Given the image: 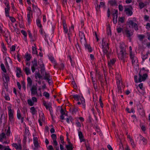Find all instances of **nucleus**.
I'll use <instances>...</instances> for the list:
<instances>
[{
	"label": "nucleus",
	"mask_w": 150,
	"mask_h": 150,
	"mask_svg": "<svg viewBox=\"0 0 150 150\" xmlns=\"http://www.w3.org/2000/svg\"><path fill=\"white\" fill-rule=\"evenodd\" d=\"M104 38L102 39V46L103 52L104 54H106L107 57L108 58L109 57V54L108 52V50L109 49L108 45V43L104 42Z\"/></svg>",
	"instance_id": "nucleus-1"
},
{
	"label": "nucleus",
	"mask_w": 150,
	"mask_h": 150,
	"mask_svg": "<svg viewBox=\"0 0 150 150\" xmlns=\"http://www.w3.org/2000/svg\"><path fill=\"white\" fill-rule=\"evenodd\" d=\"M141 72L142 71H140L139 73V77L138 79V82H141L142 81H145L148 77V75L147 74L145 73L143 74L142 75Z\"/></svg>",
	"instance_id": "nucleus-2"
},
{
	"label": "nucleus",
	"mask_w": 150,
	"mask_h": 150,
	"mask_svg": "<svg viewBox=\"0 0 150 150\" xmlns=\"http://www.w3.org/2000/svg\"><path fill=\"white\" fill-rule=\"evenodd\" d=\"M127 54L126 52H120L118 54V57L120 60H123V62H125Z\"/></svg>",
	"instance_id": "nucleus-3"
},
{
	"label": "nucleus",
	"mask_w": 150,
	"mask_h": 150,
	"mask_svg": "<svg viewBox=\"0 0 150 150\" xmlns=\"http://www.w3.org/2000/svg\"><path fill=\"white\" fill-rule=\"evenodd\" d=\"M38 64L40 66L41 70H40L41 74L43 76L44 74H45V68L44 66V64H43L42 61L41 59H40L38 62Z\"/></svg>",
	"instance_id": "nucleus-4"
},
{
	"label": "nucleus",
	"mask_w": 150,
	"mask_h": 150,
	"mask_svg": "<svg viewBox=\"0 0 150 150\" xmlns=\"http://www.w3.org/2000/svg\"><path fill=\"white\" fill-rule=\"evenodd\" d=\"M130 57L131 59H132V63L133 65H137L138 66L137 64L138 63V60L136 57L134 56V55L132 54L131 53V51L130 52Z\"/></svg>",
	"instance_id": "nucleus-5"
},
{
	"label": "nucleus",
	"mask_w": 150,
	"mask_h": 150,
	"mask_svg": "<svg viewBox=\"0 0 150 150\" xmlns=\"http://www.w3.org/2000/svg\"><path fill=\"white\" fill-rule=\"evenodd\" d=\"M8 115L9 120L10 121H12L13 118V113L10 107L8 108Z\"/></svg>",
	"instance_id": "nucleus-6"
},
{
	"label": "nucleus",
	"mask_w": 150,
	"mask_h": 150,
	"mask_svg": "<svg viewBox=\"0 0 150 150\" xmlns=\"http://www.w3.org/2000/svg\"><path fill=\"white\" fill-rule=\"evenodd\" d=\"M79 35L80 37V41L81 43L85 45L86 43V40L84 34L82 32H80L79 33Z\"/></svg>",
	"instance_id": "nucleus-7"
},
{
	"label": "nucleus",
	"mask_w": 150,
	"mask_h": 150,
	"mask_svg": "<svg viewBox=\"0 0 150 150\" xmlns=\"http://www.w3.org/2000/svg\"><path fill=\"white\" fill-rule=\"evenodd\" d=\"M30 90L32 94L33 95L37 94L38 95L37 91V88L35 86L33 85L32 86Z\"/></svg>",
	"instance_id": "nucleus-8"
},
{
	"label": "nucleus",
	"mask_w": 150,
	"mask_h": 150,
	"mask_svg": "<svg viewBox=\"0 0 150 150\" xmlns=\"http://www.w3.org/2000/svg\"><path fill=\"white\" fill-rule=\"evenodd\" d=\"M124 31L127 37H130L133 35V33L132 32H130V31L128 30L127 28L124 29Z\"/></svg>",
	"instance_id": "nucleus-9"
},
{
	"label": "nucleus",
	"mask_w": 150,
	"mask_h": 150,
	"mask_svg": "<svg viewBox=\"0 0 150 150\" xmlns=\"http://www.w3.org/2000/svg\"><path fill=\"white\" fill-rule=\"evenodd\" d=\"M6 8H5V12L6 13V16L7 17H9V11L10 9V7L9 6V4H7V5L6 6Z\"/></svg>",
	"instance_id": "nucleus-10"
},
{
	"label": "nucleus",
	"mask_w": 150,
	"mask_h": 150,
	"mask_svg": "<svg viewBox=\"0 0 150 150\" xmlns=\"http://www.w3.org/2000/svg\"><path fill=\"white\" fill-rule=\"evenodd\" d=\"M50 76L49 74L48 73H47L46 72H45V76L44 77L43 79L45 80H48V83L50 84L51 82H50Z\"/></svg>",
	"instance_id": "nucleus-11"
},
{
	"label": "nucleus",
	"mask_w": 150,
	"mask_h": 150,
	"mask_svg": "<svg viewBox=\"0 0 150 150\" xmlns=\"http://www.w3.org/2000/svg\"><path fill=\"white\" fill-rule=\"evenodd\" d=\"M125 11L127 14L129 16H131L132 14V10L129 8H125Z\"/></svg>",
	"instance_id": "nucleus-12"
},
{
	"label": "nucleus",
	"mask_w": 150,
	"mask_h": 150,
	"mask_svg": "<svg viewBox=\"0 0 150 150\" xmlns=\"http://www.w3.org/2000/svg\"><path fill=\"white\" fill-rule=\"evenodd\" d=\"M13 146L16 149H20L21 150L22 146L21 144H19L18 145L16 143H13L12 144Z\"/></svg>",
	"instance_id": "nucleus-13"
},
{
	"label": "nucleus",
	"mask_w": 150,
	"mask_h": 150,
	"mask_svg": "<svg viewBox=\"0 0 150 150\" xmlns=\"http://www.w3.org/2000/svg\"><path fill=\"white\" fill-rule=\"evenodd\" d=\"M17 117L19 119H21V123L23 122V117H22L21 114L20 113V111L18 110L17 112Z\"/></svg>",
	"instance_id": "nucleus-14"
},
{
	"label": "nucleus",
	"mask_w": 150,
	"mask_h": 150,
	"mask_svg": "<svg viewBox=\"0 0 150 150\" xmlns=\"http://www.w3.org/2000/svg\"><path fill=\"white\" fill-rule=\"evenodd\" d=\"M43 105L45 106L47 109H49L50 108H52L51 105L50 103H47L45 101H43Z\"/></svg>",
	"instance_id": "nucleus-15"
},
{
	"label": "nucleus",
	"mask_w": 150,
	"mask_h": 150,
	"mask_svg": "<svg viewBox=\"0 0 150 150\" xmlns=\"http://www.w3.org/2000/svg\"><path fill=\"white\" fill-rule=\"evenodd\" d=\"M27 80L28 82L27 87L28 88V87H30L31 86L32 83V81L31 78L29 77H28Z\"/></svg>",
	"instance_id": "nucleus-16"
},
{
	"label": "nucleus",
	"mask_w": 150,
	"mask_h": 150,
	"mask_svg": "<svg viewBox=\"0 0 150 150\" xmlns=\"http://www.w3.org/2000/svg\"><path fill=\"white\" fill-rule=\"evenodd\" d=\"M5 78L6 81H4V82L6 83H7L9 81V76L7 74H4L3 76V79L4 80V78Z\"/></svg>",
	"instance_id": "nucleus-17"
},
{
	"label": "nucleus",
	"mask_w": 150,
	"mask_h": 150,
	"mask_svg": "<svg viewBox=\"0 0 150 150\" xmlns=\"http://www.w3.org/2000/svg\"><path fill=\"white\" fill-rule=\"evenodd\" d=\"M116 60L114 59H112L110 61L108 62V66L109 67H111L112 65H113L115 63Z\"/></svg>",
	"instance_id": "nucleus-18"
},
{
	"label": "nucleus",
	"mask_w": 150,
	"mask_h": 150,
	"mask_svg": "<svg viewBox=\"0 0 150 150\" xmlns=\"http://www.w3.org/2000/svg\"><path fill=\"white\" fill-rule=\"evenodd\" d=\"M79 136L80 140L81 142H84L85 141V140L83 138V137L82 132H81L79 131Z\"/></svg>",
	"instance_id": "nucleus-19"
},
{
	"label": "nucleus",
	"mask_w": 150,
	"mask_h": 150,
	"mask_svg": "<svg viewBox=\"0 0 150 150\" xmlns=\"http://www.w3.org/2000/svg\"><path fill=\"white\" fill-rule=\"evenodd\" d=\"M69 145H67L66 146V148L67 150H72L73 148L72 147L73 145L70 142H69Z\"/></svg>",
	"instance_id": "nucleus-20"
},
{
	"label": "nucleus",
	"mask_w": 150,
	"mask_h": 150,
	"mask_svg": "<svg viewBox=\"0 0 150 150\" xmlns=\"http://www.w3.org/2000/svg\"><path fill=\"white\" fill-rule=\"evenodd\" d=\"M139 138L141 140L143 141L144 145H146V144L147 142V140L145 139L144 137L142 136L141 135H140Z\"/></svg>",
	"instance_id": "nucleus-21"
},
{
	"label": "nucleus",
	"mask_w": 150,
	"mask_h": 150,
	"mask_svg": "<svg viewBox=\"0 0 150 150\" xmlns=\"http://www.w3.org/2000/svg\"><path fill=\"white\" fill-rule=\"evenodd\" d=\"M35 77L36 79H37V77L41 79L43 78L42 76L41 75L39 72L35 73Z\"/></svg>",
	"instance_id": "nucleus-22"
},
{
	"label": "nucleus",
	"mask_w": 150,
	"mask_h": 150,
	"mask_svg": "<svg viewBox=\"0 0 150 150\" xmlns=\"http://www.w3.org/2000/svg\"><path fill=\"white\" fill-rule=\"evenodd\" d=\"M85 48L88 50V51L91 52L92 51V49L89 45L86 44L85 45Z\"/></svg>",
	"instance_id": "nucleus-23"
},
{
	"label": "nucleus",
	"mask_w": 150,
	"mask_h": 150,
	"mask_svg": "<svg viewBox=\"0 0 150 150\" xmlns=\"http://www.w3.org/2000/svg\"><path fill=\"white\" fill-rule=\"evenodd\" d=\"M6 137V135L3 132L1 134H0V142H2V139Z\"/></svg>",
	"instance_id": "nucleus-24"
},
{
	"label": "nucleus",
	"mask_w": 150,
	"mask_h": 150,
	"mask_svg": "<svg viewBox=\"0 0 150 150\" xmlns=\"http://www.w3.org/2000/svg\"><path fill=\"white\" fill-rule=\"evenodd\" d=\"M33 65L32 66L36 67L38 66L37 62L36 59L34 58L33 61H32Z\"/></svg>",
	"instance_id": "nucleus-25"
},
{
	"label": "nucleus",
	"mask_w": 150,
	"mask_h": 150,
	"mask_svg": "<svg viewBox=\"0 0 150 150\" xmlns=\"http://www.w3.org/2000/svg\"><path fill=\"white\" fill-rule=\"evenodd\" d=\"M108 3H109L111 5L113 6L115 5L117 3V2L115 0H111L109 1H108Z\"/></svg>",
	"instance_id": "nucleus-26"
},
{
	"label": "nucleus",
	"mask_w": 150,
	"mask_h": 150,
	"mask_svg": "<svg viewBox=\"0 0 150 150\" xmlns=\"http://www.w3.org/2000/svg\"><path fill=\"white\" fill-rule=\"evenodd\" d=\"M31 112L32 115H34L37 112V111L35 110V108L34 107H32L30 108Z\"/></svg>",
	"instance_id": "nucleus-27"
},
{
	"label": "nucleus",
	"mask_w": 150,
	"mask_h": 150,
	"mask_svg": "<svg viewBox=\"0 0 150 150\" xmlns=\"http://www.w3.org/2000/svg\"><path fill=\"white\" fill-rule=\"evenodd\" d=\"M120 48L121 49L120 52H126L125 48V47L124 45H121L120 46Z\"/></svg>",
	"instance_id": "nucleus-28"
},
{
	"label": "nucleus",
	"mask_w": 150,
	"mask_h": 150,
	"mask_svg": "<svg viewBox=\"0 0 150 150\" xmlns=\"http://www.w3.org/2000/svg\"><path fill=\"white\" fill-rule=\"evenodd\" d=\"M25 71V72L26 74L27 75H28V74H30V69L28 67H26L24 69Z\"/></svg>",
	"instance_id": "nucleus-29"
},
{
	"label": "nucleus",
	"mask_w": 150,
	"mask_h": 150,
	"mask_svg": "<svg viewBox=\"0 0 150 150\" xmlns=\"http://www.w3.org/2000/svg\"><path fill=\"white\" fill-rule=\"evenodd\" d=\"M145 37V36L143 35H139L138 36V38L141 41H142Z\"/></svg>",
	"instance_id": "nucleus-30"
},
{
	"label": "nucleus",
	"mask_w": 150,
	"mask_h": 150,
	"mask_svg": "<svg viewBox=\"0 0 150 150\" xmlns=\"http://www.w3.org/2000/svg\"><path fill=\"white\" fill-rule=\"evenodd\" d=\"M34 143V146L35 147H37L38 146V144L37 141V138H34L33 139Z\"/></svg>",
	"instance_id": "nucleus-31"
},
{
	"label": "nucleus",
	"mask_w": 150,
	"mask_h": 150,
	"mask_svg": "<svg viewBox=\"0 0 150 150\" xmlns=\"http://www.w3.org/2000/svg\"><path fill=\"white\" fill-rule=\"evenodd\" d=\"M134 23L132 20H129L127 22V23L129 25V26L130 27V26H131L132 28L134 25Z\"/></svg>",
	"instance_id": "nucleus-32"
},
{
	"label": "nucleus",
	"mask_w": 150,
	"mask_h": 150,
	"mask_svg": "<svg viewBox=\"0 0 150 150\" xmlns=\"http://www.w3.org/2000/svg\"><path fill=\"white\" fill-rule=\"evenodd\" d=\"M1 70L3 71V72L5 73H6V70L5 68V66L4 64H1Z\"/></svg>",
	"instance_id": "nucleus-33"
},
{
	"label": "nucleus",
	"mask_w": 150,
	"mask_h": 150,
	"mask_svg": "<svg viewBox=\"0 0 150 150\" xmlns=\"http://www.w3.org/2000/svg\"><path fill=\"white\" fill-rule=\"evenodd\" d=\"M107 32H108L107 34L108 35H111V30L110 25H108V26L107 28Z\"/></svg>",
	"instance_id": "nucleus-34"
},
{
	"label": "nucleus",
	"mask_w": 150,
	"mask_h": 150,
	"mask_svg": "<svg viewBox=\"0 0 150 150\" xmlns=\"http://www.w3.org/2000/svg\"><path fill=\"white\" fill-rule=\"evenodd\" d=\"M73 98L77 101H79L80 98V96L78 95H74L73 96Z\"/></svg>",
	"instance_id": "nucleus-35"
},
{
	"label": "nucleus",
	"mask_w": 150,
	"mask_h": 150,
	"mask_svg": "<svg viewBox=\"0 0 150 150\" xmlns=\"http://www.w3.org/2000/svg\"><path fill=\"white\" fill-rule=\"evenodd\" d=\"M35 45V44L34 45ZM32 50L33 51L32 53L33 54H37V51L36 49V48L35 47H32Z\"/></svg>",
	"instance_id": "nucleus-36"
},
{
	"label": "nucleus",
	"mask_w": 150,
	"mask_h": 150,
	"mask_svg": "<svg viewBox=\"0 0 150 150\" xmlns=\"http://www.w3.org/2000/svg\"><path fill=\"white\" fill-rule=\"evenodd\" d=\"M25 57L26 58L27 61H29L31 58L30 54H27L25 55Z\"/></svg>",
	"instance_id": "nucleus-37"
},
{
	"label": "nucleus",
	"mask_w": 150,
	"mask_h": 150,
	"mask_svg": "<svg viewBox=\"0 0 150 150\" xmlns=\"http://www.w3.org/2000/svg\"><path fill=\"white\" fill-rule=\"evenodd\" d=\"M117 16L115 15V16H113V21L114 23L116 24L117 22Z\"/></svg>",
	"instance_id": "nucleus-38"
},
{
	"label": "nucleus",
	"mask_w": 150,
	"mask_h": 150,
	"mask_svg": "<svg viewBox=\"0 0 150 150\" xmlns=\"http://www.w3.org/2000/svg\"><path fill=\"white\" fill-rule=\"evenodd\" d=\"M43 96H45L47 98H49L50 96L49 94L46 92H45L43 93Z\"/></svg>",
	"instance_id": "nucleus-39"
},
{
	"label": "nucleus",
	"mask_w": 150,
	"mask_h": 150,
	"mask_svg": "<svg viewBox=\"0 0 150 150\" xmlns=\"http://www.w3.org/2000/svg\"><path fill=\"white\" fill-rule=\"evenodd\" d=\"M28 104L30 106H32L34 104V102H33L30 99H28Z\"/></svg>",
	"instance_id": "nucleus-40"
},
{
	"label": "nucleus",
	"mask_w": 150,
	"mask_h": 150,
	"mask_svg": "<svg viewBox=\"0 0 150 150\" xmlns=\"http://www.w3.org/2000/svg\"><path fill=\"white\" fill-rule=\"evenodd\" d=\"M80 99H81V102L83 104V106H85V100L83 97V96H81V98H80Z\"/></svg>",
	"instance_id": "nucleus-41"
},
{
	"label": "nucleus",
	"mask_w": 150,
	"mask_h": 150,
	"mask_svg": "<svg viewBox=\"0 0 150 150\" xmlns=\"http://www.w3.org/2000/svg\"><path fill=\"white\" fill-rule=\"evenodd\" d=\"M36 22L38 26L40 28H42V26L41 24H40V20L39 19H37L36 20Z\"/></svg>",
	"instance_id": "nucleus-42"
},
{
	"label": "nucleus",
	"mask_w": 150,
	"mask_h": 150,
	"mask_svg": "<svg viewBox=\"0 0 150 150\" xmlns=\"http://www.w3.org/2000/svg\"><path fill=\"white\" fill-rule=\"evenodd\" d=\"M11 133L10 128V127H8V129L7 130V131L6 133V135L9 136L10 135Z\"/></svg>",
	"instance_id": "nucleus-43"
},
{
	"label": "nucleus",
	"mask_w": 150,
	"mask_h": 150,
	"mask_svg": "<svg viewBox=\"0 0 150 150\" xmlns=\"http://www.w3.org/2000/svg\"><path fill=\"white\" fill-rule=\"evenodd\" d=\"M117 31L118 33H120L123 30V28H121L118 27L117 28Z\"/></svg>",
	"instance_id": "nucleus-44"
},
{
	"label": "nucleus",
	"mask_w": 150,
	"mask_h": 150,
	"mask_svg": "<svg viewBox=\"0 0 150 150\" xmlns=\"http://www.w3.org/2000/svg\"><path fill=\"white\" fill-rule=\"evenodd\" d=\"M113 11L114 12V13H113L112 14L113 16H115L117 15V16L118 15V11L114 9L113 10Z\"/></svg>",
	"instance_id": "nucleus-45"
},
{
	"label": "nucleus",
	"mask_w": 150,
	"mask_h": 150,
	"mask_svg": "<svg viewBox=\"0 0 150 150\" xmlns=\"http://www.w3.org/2000/svg\"><path fill=\"white\" fill-rule=\"evenodd\" d=\"M132 28H134V29L136 30H137L138 29V28L137 24L135 23H134V25Z\"/></svg>",
	"instance_id": "nucleus-46"
},
{
	"label": "nucleus",
	"mask_w": 150,
	"mask_h": 150,
	"mask_svg": "<svg viewBox=\"0 0 150 150\" xmlns=\"http://www.w3.org/2000/svg\"><path fill=\"white\" fill-rule=\"evenodd\" d=\"M118 21L123 23L124 21V18L123 17H119L118 19Z\"/></svg>",
	"instance_id": "nucleus-47"
},
{
	"label": "nucleus",
	"mask_w": 150,
	"mask_h": 150,
	"mask_svg": "<svg viewBox=\"0 0 150 150\" xmlns=\"http://www.w3.org/2000/svg\"><path fill=\"white\" fill-rule=\"evenodd\" d=\"M63 29L64 31L65 32V33H67L68 32V29L67 25L66 26H63Z\"/></svg>",
	"instance_id": "nucleus-48"
},
{
	"label": "nucleus",
	"mask_w": 150,
	"mask_h": 150,
	"mask_svg": "<svg viewBox=\"0 0 150 150\" xmlns=\"http://www.w3.org/2000/svg\"><path fill=\"white\" fill-rule=\"evenodd\" d=\"M51 137L53 140H56L57 137L56 135L54 134H53L51 135Z\"/></svg>",
	"instance_id": "nucleus-49"
},
{
	"label": "nucleus",
	"mask_w": 150,
	"mask_h": 150,
	"mask_svg": "<svg viewBox=\"0 0 150 150\" xmlns=\"http://www.w3.org/2000/svg\"><path fill=\"white\" fill-rule=\"evenodd\" d=\"M21 33L24 35V37H26L27 36V33L25 31L23 30H21Z\"/></svg>",
	"instance_id": "nucleus-50"
},
{
	"label": "nucleus",
	"mask_w": 150,
	"mask_h": 150,
	"mask_svg": "<svg viewBox=\"0 0 150 150\" xmlns=\"http://www.w3.org/2000/svg\"><path fill=\"white\" fill-rule=\"evenodd\" d=\"M22 85L23 88L24 90L25 91L26 89V87L25 86V83L24 81H23L22 82Z\"/></svg>",
	"instance_id": "nucleus-51"
},
{
	"label": "nucleus",
	"mask_w": 150,
	"mask_h": 150,
	"mask_svg": "<svg viewBox=\"0 0 150 150\" xmlns=\"http://www.w3.org/2000/svg\"><path fill=\"white\" fill-rule=\"evenodd\" d=\"M31 14V13H30V12L27 14V18L28 19V22L29 23H30V14Z\"/></svg>",
	"instance_id": "nucleus-52"
},
{
	"label": "nucleus",
	"mask_w": 150,
	"mask_h": 150,
	"mask_svg": "<svg viewBox=\"0 0 150 150\" xmlns=\"http://www.w3.org/2000/svg\"><path fill=\"white\" fill-rule=\"evenodd\" d=\"M60 113H61V115H67V114H65V112H64L63 109L62 108L60 110Z\"/></svg>",
	"instance_id": "nucleus-53"
},
{
	"label": "nucleus",
	"mask_w": 150,
	"mask_h": 150,
	"mask_svg": "<svg viewBox=\"0 0 150 150\" xmlns=\"http://www.w3.org/2000/svg\"><path fill=\"white\" fill-rule=\"evenodd\" d=\"M119 10L120 11H122L123 10V6L121 5H119L118 6Z\"/></svg>",
	"instance_id": "nucleus-54"
},
{
	"label": "nucleus",
	"mask_w": 150,
	"mask_h": 150,
	"mask_svg": "<svg viewBox=\"0 0 150 150\" xmlns=\"http://www.w3.org/2000/svg\"><path fill=\"white\" fill-rule=\"evenodd\" d=\"M139 6L141 8L144 7V4L143 3L141 2L139 3Z\"/></svg>",
	"instance_id": "nucleus-55"
},
{
	"label": "nucleus",
	"mask_w": 150,
	"mask_h": 150,
	"mask_svg": "<svg viewBox=\"0 0 150 150\" xmlns=\"http://www.w3.org/2000/svg\"><path fill=\"white\" fill-rule=\"evenodd\" d=\"M9 18L10 20L13 23L14 22L16 21L15 19L12 17H9Z\"/></svg>",
	"instance_id": "nucleus-56"
},
{
	"label": "nucleus",
	"mask_w": 150,
	"mask_h": 150,
	"mask_svg": "<svg viewBox=\"0 0 150 150\" xmlns=\"http://www.w3.org/2000/svg\"><path fill=\"white\" fill-rule=\"evenodd\" d=\"M93 86L94 88V89L96 91L97 90V84L96 83H93Z\"/></svg>",
	"instance_id": "nucleus-57"
},
{
	"label": "nucleus",
	"mask_w": 150,
	"mask_h": 150,
	"mask_svg": "<svg viewBox=\"0 0 150 150\" xmlns=\"http://www.w3.org/2000/svg\"><path fill=\"white\" fill-rule=\"evenodd\" d=\"M78 110L76 108H74L72 109V112L74 113H75L76 112H77Z\"/></svg>",
	"instance_id": "nucleus-58"
},
{
	"label": "nucleus",
	"mask_w": 150,
	"mask_h": 150,
	"mask_svg": "<svg viewBox=\"0 0 150 150\" xmlns=\"http://www.w3.org/2000/svg\"><path fill=\"white\" fill-rule=\"evenodd\" d=\"M107 13H108V17H109L110 16V10L109 8H108V11H107Z\"/></svg>",
	"instance_id": "nucleus-59"
},
{
	"label": "nucleus",
	"mask_w": 150,
	"mask_h": 150,
	"mask_svg": "<svg viewBox=\"0 0 150 150\" xmlns=\"http://www.w3.org/2000/svg\"><path fill=\"white\" fill-rule=\"evenodd\" d=\"M50 61L52 62H55V61L54 60V59L53 57H50Z\"/></svg>",
	"instance_id": "nucleus-60"
},
{
	"label": "nucleus",
	"mask_w": 150,
	"mask_h": 150,
	"mask_svg": "<svg viewBox=\"0 0 150 150\" xmlns=\"http://www.w3.org/2000/svg\"><path fill=\"white\" fill-rule=\"evenodd\" d=\"M117 89H118V91L119 92H121V88L120 86V84L119 85H118L117 86Z\"/></svg>",
	"instance_id": "nucleus-61"
},
{
	"label": "nucleus",
	"mask_w": 150,
	"mask_h": 150,
	"mask_svg": "<svg viewBox=\"0 0 150 150\" xmlns=\"http://www.w3.org/2000/svg\"><path fill=\"white\" fill-rule=\"evenodd\" d=\"M53 144L55 146H56L58 144L56 140H53Z\"/></svg>",
	"instance_id": "nucleus-62"
},
{
	"label": "nucleus",
	"mask_w": 150,
	"mask_h": 150,
	"mask_svg": "<svg viewBox=\"0 0 150 150\" xmlns=\"http://www.w3.org/2000/svg\"><path fill=\"white\" fill-rule=\"evenodd\" d=\"M72 84L74 86V87L75 88H76V87L77 86H76V83H75V82L74 81H73L72 82Z\"/></svg>",
	"instance_id": "nucleus-63"
},
{
	"label": "nucleus",
	"mask_w": 150,
	"mask_h": 150,
	"mask_svg": "<svg viewBox=\"0 0 150 150\" xmlns=\"http://www.w3.org/2000/svg\"><path fill=\"white\" fill-rule=\"evenodd\" d=\"M134 79L135 81V82L136 83H137L138 82L137 80V76L136 75H135L134 76Z\"/></svg>",
	"instance_id": "nucleus-64"
}]
</instances>
